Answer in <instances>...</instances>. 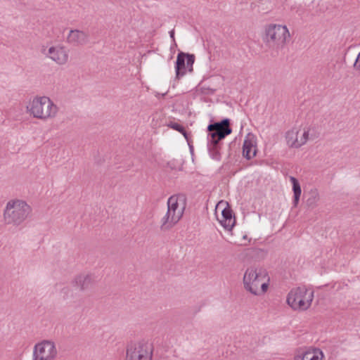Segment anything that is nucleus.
Segmentation results:
<instances>
[{
	"instance_id": "nucleus-5",
	"label": "nucleus",
	"mask_w": 360,
	"mask_h": 360,
	"mask_svg": "<svg viewBox=\"0 0 360 360\" xmlns=\"http://www.w3.org/2000/svg\"><path fill=\"white\" fill-rule=\"evenodd\" d=\"M31 212V207L25 201L19 199L11 200L6 203L4 218L8 224L19 226L28 218Z\"/></svg>"
},
{
	"instance_id": "nucleus-4",
	"label": "nucleus",
	"mask_w": 360,
	"mask_h": 360,
	"mask_svg": "<svg viewBox=\"0 0 360 360\" xmlns=\"http://www.w3.org/2000/svg\"><path fill=\"white\" fill-rule=\"evenodd\" d=\"M208 150L210 157L215 160H220V153L218 143L231 133L228 119L221 122L214 123L208 126Z\"/></svg>"
},
{
	"instance_id": "nucleus-17",
	"label": "nucleus",
	"mask_w": 360,
	"mask_h": 360,
	"mask_svg": "<svg viewBox=\"0 0 360 360\" xmlns=\"http://www.w3.org/2000/svg\"><path fill=\"white\" fill-rule=\"evenodd\" d=\"M75 282L82 290H85L92 285L93 279L90 275H79L76 277Z\"/></svg>"
},
{
	"instance_id": "nucleus-9",
	"label": "nucleus",
	"mask_w": 360,
	"mask_h": 360,
	"mask_svg": "<svg viewBox=\"0 0 360 360\" xmlns=\"http://www.w3.org/2000/svg\"><path fill=\"white\" fill-rule=\"evenodd\" d=\"M312 131L313 129L307 125L294 127L286 132V143L291 148H298L307 142Z\"/></svg>"
},
{
	"instance_id": "nucleus-1",
	"label": "nucleus",
	"mask_w": 360,
	"mask_h": 360,
	"mask_svg": "<svg viewBox=\"0 0 360 360\" xmlns=\"http://www.w3.org/2000/svg\"><path fill=\"white\" fill-rule=\"evenodd\" d=\"M25 110L30 117L46 122L56 117L59 108L49 96L37 95L27 101Z\"/></svg>"
},
{
	"instance_id": "nucleus-19",
	"label": "nucleus",
	"mask_w": 360,
	"mask_h": 360,
	"mask_svg": "<svg viewBox=\"0 0 360 360\" xmlns=\"http://www.w3.org/2000/svg\"><path fill=\"white\" fill-rule=\"evenodd\" d=\"M169 127L176 131L181 132L184 135V136L188 140L187 133L185 131L183 126L176 122H172L169 124Z\"/></svg>"
},
{
	"instance_id": "nucleus-15",
	"label": "nucleus",
	"mask_w": 360,
	"mask_h": 360,
	"mask_svg": "<svg viewBox=\"0 0 360 360\" xmlns=\"http://www.w3.org/2000/svg\"><path fill=\"white\" fill-rule=\"evenodd\" d=\"M257 150V136L252 133H248L244 139L243 154L250 160L256 155Z\"/></svg>"
},
{
	"instance_id": "nucleus-18",
	"label": "nucleus",
	"mask_w": 360,
	"mask_h": 360,
	"mask_svg": "<svg viewBox=\"0 0 360 360\" xmlns=\"http://www.w3.org/2000/svg\"><path fill=\"white\" fill-rule=\"evenodd\" d=\"M290 181L292 184V191L294 194L292 203L294 207H296L299 203L300 198L302 193V190L300 183L298 182L296 178H295L294 176H290Z\"/></svg>"
},
{
	"instance_id": "nucleus-11",
	"label": "nucleus",
	"mask_w": 360,
	"mask_h": 360,
	"mask_svg": "<svg viewBox=\"0 0 360 360\" xmlns=\"http://www.w3.org/2000/svg\"><path fill=\"white\" fill-rule=\"evenodd\" d=\"M215 215L220 224L226 230L231 231L235 225V217L226 201H219L215 207Z\"/></svg>"
},
{
	"instance_id": "nucleus-20",
	"label": "nucleus",
	"mask_w": 360,
	"mask_h": 360,
	"mask_svg": "<svg viewBox=\"0 0 360 360\" xmlns=\"http://www.w3.org/2000/svg\"><path fill=\"white\" fill-rule=\"evenodd\" d=\"M354 68L356 71L360 72V52L357 55V57L354 63Z\"/></svg>"
},
{
	"instance_id": "nucleus-13",
	"label": "nucleus",
	"mask_w": 360,
	"mask_h": 360,
	"mask_svg": "<svg viewBox=\"0 0 360 360\" xmlns=\"http://www.w3.org/2000/svg\"><path fill=\"white\" fill-rule=\"evenodd\" d=\"M295 360H325L323 352L316 347H303L298 348L294 355Z\"/></svg>"
},
{
	"instance_id": "nucleus-12",
	"label": "nucleus",
	"mask_w": 360,
	"mask_h": 360,
	"mask_svg": "<svg viewBox=\"0 0 360 360\" xmlns=\"http://www.w3.org/2000/svg\"><path fill=\"white\" fill-rule=\"evenodd\" d=\"M195 57L192 54L179 53L176 57L175 71L177 78L182 77L188 72H192Z\"/></svg>"
},
{
	"instance_id": "nucleus-7",
	"label": "nucleus",
	"mask_w": 360,
	"mask_h": 360,
	"mask_svg": "<svg viewBox=\"0 0 360 360\" xmlns=\"http://www.w3.org/2000/svg\"><path fill=\"white\" fill-rule=\"evenodd\" d=\"M314 297L311 289L305 286L295 287L288 293L286 303L294 311H304L311 306Z\"/></svg>"
},
{
	"instance_id": "nucleus-16",
	"label": "nucleus",
	"mask_w": 360,
	"mask_h": 360,
	"mask_svg": "<svg viewBox=\"0 0 360 360\" xmlns=\"http://www.w3.org/2000/svg\"><path fill=\"white\" fill-rule=\"evenodd\" d=\"M68 42L75 46L83 45L88 41L87 34L78 30H70L68 37Z\"/></svg>"
},
{
	"instance_id": "nucleus-3",
	"label": "nucleus",
	"mask_w": 360,
	"mask_h": 360,
	"mask_svg": "<svg viewBox=\"0 0 360 360\" xmlns=\"http://www.w3.org/2000/svg\"><path fill=\"white\" fill-rule=\"evenodd\" d=\"M262 39L266 47L278 52L285 48L291 39V34L285 25L271 22L264 25Z\"/></svg>"
},
{
	"instance_id": "nucleus-10",
	"label": "nucleus",
	"mask_w": 360,
	"mask_h": 360,
	"mask_svg": "<svg viewBox=\"0 0 360 360\" xmlns=\"http://www.w3.org/2000/svg\"><path fill=\"white\" fill-rule=\"evenodd\" d=\"M57 354L58 351L54 342L45 340L34 345L32 360H54Z\"/></svg>"
},
{
	"instance_id": "nucleus-14",
	"label": "nucleus",
	"mask_w": 360,
	"mask_h": 360,
	"mask_svg": "<svg viewBox=\"0 0 360 360\" xmlns=\"http://www.w3.org/2000/svg\"><path fill=\"white\" fill-rule=\"evenodd\" d=\"M46 56L60 65L66 64L69 60L68 50L60 44L50 46Z\"/></svg>"
},
{
	"instance_id": "nucleus-21",
	"label": "nucleus",
	"mask_w": 360,
	"mask_h": 360,
	"mask_svg": "<svg viewBox=\"0 0 360 360\" xmlns=\"http://www.w3.org/2000/svg\"><path fill=\"white\" fill-rule=\"evenodd\" d=\"M170 37L172 39L173 41H174V30H172L169 32Z\"/></svg>"
},
{
	"instance_id": "nucleus-6",
	"label": "nucleus",
	"mask_w": 360,
	"mask_h": 360,
	"mask_svg": "<svg viewBox=\"0 0 360 360\" xmlns=\"http://www.w3.org/2000/svg\"><path fill=\"white\" fill-rule=\"evenodd\" d=\"M186 207V198L176 194L167 200V212L162 219V229L167 230L174 226L183 217Z\"/></svg>"
},
{
	"instance_id": "nucleus-8",
	"label": "nucleus",
	"mask_w": 360,
	"mask_h": 360,
	"mask_svg": "<svg viewBox=\"0 0 360 360\" xmlns=\"http://www.w3.org/2000/svg\"><path fill=\"white\" fill-rule=\"evenodd\" d=\"M153 349L150 344L141 340L132 342L127 347L126 360H152Z\"/></svg>"
},
{
	"instance_id": "nucleus-2",
	"label": "nucleus",
	"mask_w": 360,
	"mask_h": 360,
	"mask_svg": "<svg viewBox=\"0 0 360 360\" xmlns=\"http://www.w3.org/2000/svg\"><path fill=\"white\" fill-rule=\"evenodd\" d=\"M243 282L248 292L256 296H262L269 290L271 277L266 269L250 266L245 271Z\"/></svg>"
}]
</instances>
